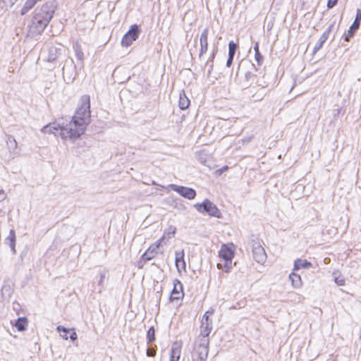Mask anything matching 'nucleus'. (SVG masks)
<instances>
[{"mask_svg":"<svg viewBox=\"0 0 361 361\" xmlns=\"http://www.w3.org/2000/svg\"><path fill=\"white\" fill-rule=\"evenodd\" d=\"M87 126L73 117L70 121H59L57 123H51L44 126L42 132L59 135L63 140L75 142L86 130Z\"/></svg>","mask_w":361,"mask_h":361,"instance_id":"obj_1","label":"nucleus"},{"mask_svg":"<svg viewBox=\"0 0 361 361\" xmlns=\"http://www.w3.org/2000/svg\"><path fill=\"white\" fill-rule=\"evenodd\" d=\"M55 8L54 1H48L35 8L29 25L30 32L32 35L41 34L52 18Z\"/></svg>","mask_w":361,"mask_h":361,"instance_id":"obj_2","label":"nucleus"},{"mask_svg":"<svg viewBox=\"0 0 361 361\" xmlns=\"http://www.w3.org/2000/svg\"><path fill=\"white\" fill-rule=\"evenodd\" d=\"M235 246L233 243L223 244L219 252L221 261L217 264L219 269L228 273L233 267V258L234 257Z\"/></svg>","mask_w":361,"mask_h":361,"instance_id":"obj_3","label":"nucleus"},{"mask_svg":"<svg viewBox=\"0 0 361 361\" xmlns=\"http://www.w3.org/2000/svg\"><path fill=\"white\" fill-rule=\"evenodd\" d=\"M90 97L89 95H82L78 101L73 117L87 126L90 123Z\"/></svg>","mask_w":361,"mask_h":361,"instance_id":"obj_4","label":"nucleus"},{"mask_svg":"<svg viewBox=\"0 0 361 361\" xmlns=\"http://www.w3.org/2000/svg\"><path fill=\"white\" fill-rule=\"evenodd\" d=\"M194 207L200 213H207L209 216L216 218L221 217L220 210L209 200H205L202 203H197Z\"/></svg>","mask_w":361,"mask_h":361,"instance_id":"obj_5","label":"nucleus"},{"mask_svg":"<svg viewBox=\"0 0 361 361\" xmlns=\"http://www.w3.org/2000/svg\"><path fill=\"white\" fill-rule=\"evenodd\" d=\"M250 247L255 260L258 263H264L267 259V254L260 241L258 239H252Z\"/></svg>","mask_w":361,"mask_h":361,"instance_id":"obj_6","label":"nucleus"},{"mask_svg":"<svg viewBox=\"0 0 361 361\" xmlns=\"http://www.w3.org/2000/svg\"><path fill=\"white\" fill-rule=\"evenodd\" d=\"M139 35V27L137 25H133L131 26L129 31L123 36L121 44L123 47H128L133 42L135 41L138 37Z\"/></svg>","mask_w":361,"mask_h":361,"instance_id":"obj_7","label":"nucleus"},{"mask_svg":"<svg viewBox=\"0 0 361 361\" xmlns=\"http://www.w3.org/2000/svg\"><path fill=\"white\" fill-rule=\"evenodd\" d=\"M169 187L173 191L178 192L180 195L188 200H193L196 196V192L192 188L180 186L175 184H171Z\"/></svg>","mask_w":361,"mask_h":361,"instance_id":"obj_8","label":"nucleus"},{"mask_svg":"<svg viewBox=\"0 0 361 361\" xmlns=\"http://www.w3.org/2000/svg\"><path fill=\"white\" fill-rule=\"evenodd\" d=\"M361 22V9L357 8L356 11V16L348 32L345 34L344 39L349 42L350 39L354 35L355 32L358 30Z\"/></svg>","mask_w":361,"mask_h":361,"instance_id":"obj_9","label":"nucleus"},{"mask_svg":"<svg viewBox=\"0 0 361 361\" xmlns=\"http://www.w3.org/2000/svg\"><path fill=\"white\" fill-rule=\"evenodd\" d=\"M164 237L157 241L155 243L151 245L142 254V258L145 260H150L153 259L159 252V248Z\"/></svg>","mask_w":361,"mask_h":361,"instance_id":"obj_10","label":"nucleus"},{"mask_svg":"<svg viewBox=\"0 0 361 361\" xmlns=\"http://www.w3.org/2000/svg\"><path fill=\"white\" fill-rule=\"evenodd\" d=\"M208 339H202L200 344L197 347V353L199 355V358L201 361L206 360L208 355Z\"/></svg>","mask_w":361,"mask_h":361,"instance_id":"obj_11","label":"nucleus"},{"mask_svg":"<svg viewBox=\"0 0 361 361\" xmlns=\"http://www.w3.org/2000/svg\"><path fill=\"white\" fill-rule=\"evenodd\" d=\"M208 35H209V29L205 28L202 31L200 35V56L203 55L207 51L208 49Z\"/></svg>","mask_w":361,"mask_h":361,"instance_id":"obj_12","label":"nucleus"},{"mask_svg":"<svg viewBox=\"0 0 361 361\" xmlns=\"http://www.w3.org/2000/svg\"><path fill=\"white\" fill-rule=\"evenodd\" d=\"M63 51V47L61 44L51 46L49 50L48 61H54L61 55Z\"/></svg>","mask_w":361,"mask_h":361,"instance_id":"obj_13","label":"nucleus"},{"mask_svg":"<svg viewBox=\"0 0 361 361\" xmlns=\"http://www.w3.org/2000/svg\"><path fill=\"white\" fill-rule=\"evenodd\" d=\"M183 287L181 283L176 279L173 281V289L171 293V298L172 300H178L183 296Z\"/></svg>","mask_w":361,"mask_h":361,"instance_id":"obj_14","label":"nucleus"},{"mask_svg":"<svg viewBox=\"0 0 361 361\" xmlns=\"http://www.w3.org/2000/svg\"><path fill=\"white\" fill-rule=\"evenodd\" d=\"M180 345L177 342L173 343L171 349L170 361H178L180 357Z\"/></svg>","mask_w":361,"mask_h":361,"instance_id":"obj_15","label":"nucleus"},{"mask_svg":"<svg viewBox=\"0 0 361 361\" xmlns=\"http://www.w3.org/2000/svg\"><path fill=\"white\" fill-rule=\"evenodd\" d=\"M176 266L178 271L181 269L185 270V262L184 260V251H176Z\"/></svg>","mask_w":361,"mask_h":361,"instance_id":"obj_16","label":"nucleus"},{"mask_svg":"<svg viewBox=\"0 0 361 361\" xmlns=\"http://www.w3.org/2000/svg\"><path fill=\"white\" fill-rule=\"evenodd\" d=\"M16 233L13 229H11L9 232L8 236L6 238L5 241L7 245H9L13 254H16Z\"/></svg>","mask_w":361,"mask_h":361,"instance_id":"obj_17","label":"nucleus"},{"mask_svg":"<svg viewBox=\"0 0 361 361\" xmlns=\"http://www.w3.org/2000/svg\"><path fill=\"white\" fill-rule=\"evenodd\" d=\"M201 323L200 336L203 337L202 339H207V337L212 329V323H207L206 322H201Z\"/></svg>","mask_w":361,"mask_h":361,"instance_id":"obj_18","label":"nucleus"},{"mask_svg":"<svg viewBox=\"0 0 361 361\" xmlns=\"http://www.w3.org/2000/svg\"><path fill=\"white\" fill-rule=\"evenodd\" d=\"M289 279L291 281L292 286L294 288L298 289L302 287V282L299 274L293 272L289 275Z\"/></svg>","mask_w":361,"mask_h":361,"instance_id":"obj_19","label":"nucleus"},{"mask_svg":"<svg viewBox=\"0 0 361 361\" xmlns=\"http://www.w3.org/2000/svg\"><path fill=\"white\" fill-rule=\"evenodd\" d=\"M312 267V264L306 259H298L294 263V270H298L301 268L309 269Z\"/></svg>","mask_w":361,"mask_h":361,"instance_id":"obj_20","label":"nucleus"},{"mask_svg":"<svg viewBox=\"0 0 361 361\" xmlns=\"http://www.w3.org/2000/svg\"><path fill=\"white\" fill-rule=\"evenodd\" d=\"M27 326V319L25 317H20L16 321L15 326L19 331H25Z\"/></svg>","mask_w":361,"mask_h":361,"instance_id":"obj_21","label":"nucleus"},{"mask_svg":"<svg viewBox=\"0 0 361 361\" xmlns=\"http://www.w3.org/2000/svg\"><path fill=\"white\" fill-rule=\"evenodd\" d=\"M190 105V100L188 98L185 96V93L183 94H180V99H179V107L182 110H185L188 108Z\"/></svg>","mask_w":361,"mask_h":361,"instance_id":"obj_22","label":"nucleus"},{"mask_svg":"<svg viewBox=\"0 0 361 361\" xmlns=\"http://www.w3.org/2000/svg\"><path fill=\"white\" fill-rule=\"evenodd\" d=\"M6 142L10 150H14L17 148L18 144L13 136L10 135H7Z\"/></svg>","mask_w":361,"mask_h":361,"instance_id":"obj_23","label":"nucleus"},{"mask_svg":"<svg viewBox=\"0 0 361 361\" xmlns=\"http://www.w3.org/2000/svg\"><path fill=\"white\" fill-rule=\"evenodd\" d=\"M254 50H255V60H256L258 66H260L262 64V61H263V56L259 53V43L258 42L255 43V46H254Z\"/></svg>","mask_w":361,"mask_h":361,"instance_id":"obj_24","label":"nucleus"},{"mask_svg":"<svg viewBox=\"0 0 361 361\" xmlns=\"http://www.w3.org/2000/svg\"><path fill=\"white\" fill-rule=\"evenodd\" d=\"M326 40L325 39L324 37H320L318 42L316 43L313 51L314 53H316L324 45Z\"/></svg>","mask_w":361,"mask_h":361,"instance_id":"obj_25","label":"nucleus"},{"mask_svg":"<svg viewBox=\"0 0 361 361\" xmlns=\"http://www.w3.org/2000/svg\"><path fill=\"white\" fill-rule=\"evenodd\" d=\"M336 25V20L333 21L331 25L328 27V28L324 32V33L321 35V37H324L326 40L329 37V33L331 30H334Z\"/></svg>","mask_w":361,"mask_h":361,"instance_id":"obj_26","label":"nucleus"},{"mask_svg":"<svg viewBox=\"0 0 361 361\" xmlns=\"http://www.w3.org/2000/svg\"><path fill=\"white\" fill-rule=\"evenodd\" d=\"M176 227H174L173 226H171L170 227H169V228L166 231H165V232H164V234L163 235L164 238H165V236L166 235H168L169 238L173 237L176 233Z\"/></svg>","mask_w":361,"mask_h":361,"instance_id":"obj_27","label":"nucleus"},{"mask_svg":"<svg viewBox=\"0 0 361 361\" xmlns=\"http://www.w3.org/2000/svg\"><path fill=\"white\" fill-rule=\"evenodd\" d=\"M147 337L149 343H152L155 340V331L154 327H150L147 331Z\"/></svg>","mask_w":361,"mask_h":361,"instance_id":"obj_28","label":"nucleus"},{"mask_svg":"<svg viewBox=\"0 0 361 361\" xmlns=\"http://www.w3.org/2000/svg\"><path fill=\"white\" fill-rule=\"evenodd\" d=\"M237 49V44L233 42H230L228 44V56H234Z\"/></svg>","mask_w":361,"mask_h":361,"instance_id":"obj_29","label":"nucleus"},{"mask_svg":"<svg viewBox=\"0 0 361 361\" xmlns=\"http://www.w3.org/2000/svg\"><path fill=\"white\" fill-rule=\"evenodd\" d=\"M56 330L58 332H63V334H61V337L66 340H68V333L69 331V329L65 328V327H63L61 326H58L57 328H56Z\"/></svg>","mask_w":361,"mask_h":361,"instance_id":"obj_30","label":"nucleus"},{"mask_svg":"<svg viewBox=\"0 0 361 361\" xmlns=\"http://www.w3.org/2000/svg\"><path fill=\"white\" fill-rule=\"evenodd\" d=\"M75 56H76L77 59L79 60L82 61L84 59V54L79 47H77L75 49Z\"/></svg>","mask_w":361,"mask_h":361,"instance_id":"obj_31","label":"nucleus"},{"mask_svg":"<svg viewBox=\"0 0 361 361\" xmlns=\"http://www.w3.org/2000/svg\"><path fill=\"white\" fill-rule=\"evenodd\" d=\"M337 2H338V0H328L327 7L329 8H332L333 7H334L336 5Z\"/></svg>","mask_w":361,"mask_h":361,"instance_id":"obj_32","label":"nucleus"},{"mask_svg":"<svg viewBox=\"0 0 361 361\" xmlns=\"http://www.w3.org/2000/svg\"><path fill=\"white\" fill-rule=\"evenodd\" d=\"M255 75L252 74L251 72L250 71H247L245 73V78H246V80L247 81L250 80L252 79V78H254Z\"/></svg>","mask_w":361,"mask_h":361,"instance_id":"obj_33","label":"nucleus"},{"mask_svg":"<svg viewBox=\"0 0 361 361\" xmlns=\"http://www.w3.org/2000/svg\"><path fill=\"white\" fill-rule=\"evenodd\" d=\"M155 354H156V351H155V350H154V349H153V348H148V349L147 350V355L148 356H149V357H153V356H154V355H155Z\"/></svg>","mask_w":361,"mask_h":361,"instance_id":"obj_34","label":"nucleus"},{"mask_svg":"<svg viewBox=\"0 0 361 361\" xmlns=\"http://www.w3.org/2000/svg\"><path fill=\"white\" fill-rule=\"evenodd\" d=\"M234 56H228V58L226 61V66L230 67L232 64Z\"/></svg>","mask_w":361,"mask_h":361,"instance_id":"obj_35","label":"nucleus"},{"mask_svg":"<svg viewBox=\"0 0 361 361\" xmlns=\"http://www.w3.org/2000/svg\"><path fill=\"white\" fill-rule=\"evenodd\" d=\"M6 198V195L4 190H0V200L3 201Z\"/></svg>","mask_w":361,"mask_h":361,"instance_id":"obj_36","label":"nucleus"},{"mask_svg":"<svg viewBox=\"0 0 361 361\" xmlns=\"http://www.w3.org/2000/svg\"><path fill=\"white\" fill-rule=\"evenodd\" d=\"M214 309H212V308H210L209 310H207V311L204 313V316H206V317H209V316H210V315H212V314H214Z\"/></svg>","mask_w":361,"mask_h":361,"instance_id":"obj_37","label":"nucleus"},{"mask_svg":"<svg viewBox=\"0 0 361 361\" xmlns=\"http://www.w3.org/2000/svg\"><path fill=\"white\" fill-rule=\"evenodd\" d=\"M214 309H212V308H210L209 310H207V311L204 313V316H206V317H209V316H210V315H212V314H214Z\"/></svg>","mask_w":361,"mask_h":361,"instance_id":"obj_38","label":"nucleus"},{"mask_svg":"<svg viewBox=\"0 0 361 361\" xmlns=\"http://www.w3.org/2000/svg\"><path fill=\"white\" fill-rule=\"evenodd\" d=\"M78 338V336H77V334L73 331V332L71 333V334L70 335V338L71 341H75Z\"/></svg>","mask_w":361,"mask_h":361,"instance_id":"obj_39","label":"nucleus"},{"mask_svg":"<svg viewBox=\"0 0 361 361\" xmlns=\"http://www.w3.org/2000/svg\"><path fill=\"white\" fill-rule=\"evenodd\" d=\"M202 322H206L207 323H212V319H210L209 317H206L204 315H203L202 317Z\"/></svg>","mask_w":361,"mask_h":361,"instance_id":"obj_40","label":"nucleus"},{"mask_svg":"<svg viewBox=\"0 0 361 361\" xmlns=\"http://www.w3.org/2000/svg\"><path fill=\"white\" fill-rule=\"evenodd\" d=\"M335 282L339 285V286H343L344 285V280L343 279H338V278H336L335 279Z\"/></svg>","mask_w":361,"mask_h":361,"instance_id":"obj_41","label":"nucleus"},{"mask_svg":"<svg viewBox=\"0 0 361 361\" xmlns=\"http://www.w3.org/2000/svg\"><path fill=\"white\" fill-rule=\"evenodd\" d=\"M105 278V274L104 273H101L100 274V279H99V284L101 285L102 283H103V281Z\"/></svg>","mask_w":361,"mask_h":361,"instance_id":"obj_42","label":"nucleus"},{"mask_svg":"<svg viewBox=\"0 0 361 361\" xmlns=\"http://www.w3.org/2000/svg\"><path fill=\"white\" fill-rule=\"evenodd\" d=\"M216 52H217V48L216 47V48L213 50V52H212V55H211V56H210V60H211V61H213V59H214V57H215V54H216Z\"/></svg>","mask_w":361,"mask_h":361,"instance_id":"obj_43","label":"nucleus"},{"mask_svg":"<svg viewBox=\"0 0 361 361\" xmlns=\"http://www.w3.org/2000/svg\"><path fill=\"white\" fill-rule=\"evenodd\" d=\"M252 137L245 138V140H243V142H249L251 140Z\"/></svg>","mask_w":361,"mask_h":361,"instance_id":"obj_44","label":"nucleus"},{"mask_svg":"<svg viewBox=\"0 0 361 361\" xmlns=\"http://www.w3.org/2000/svg\"><path fill=\"white\" fill-rule=\"evenodd\" d=\"M4 212L0 209V216H3Z\"/></svg>","mask_w":361,"mask_h":361,"instance_id":"obj_45","label":"nucleus"},{"mask_svg":"<svg viewBox=\"0 0 361 361\" xmlns=\"http://www.w3.org/2000/svg\"><path fill=\"white\" fill-rule=\"evenodd\" d=\"M243 63H245V62H243ZM245 63H247L249 65L254 67V64H250V62H248V61H245Z\"/></svg>","mask_w":361,"mask_h":361,"instance_id":"obj_46","label":"nucleus"},{"mask_svg":"<svg viewBox=\"0 0 361 361\" xmlns=\"http://www.w3.org/2000/svg\"><path fill=\"white\" fill-rule=\"evenodd\" d=\"M153 185H157L156 182L153 181L152 183Z\"/></svg>","mask_w":361,"mask_h":361,"instance_id":"obj_47","label":"nucleus"},{"mask_svg":"<svg viewBox=\"0 0 361 361\" xmlns=\"http://www.w3.org/2000/svg\"><path fill=\"white\" fill-rule=\"evenodd\" d=\"M226 169H228V166H226L225 168H224V170H226Z\"/></svg>","mask_w":361,"mask_h":361,"instance_id":"obj_48","label":"nucleus"},{"mask_svg":"<svg viewBox=\"0 0 361 361\" xmlns=\"http://www.w3.org/2000/svg\"><path fill=\"white\" fill-rule=\"evenodd\" d=\"M226 169H228V166H226L225 168H224V170H226Z\"/></svg>","mask_w":361,"mask_h":361,"instance_id":"obj_49","label":"nucleus"}]
</instances>
